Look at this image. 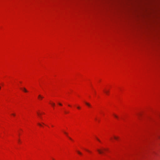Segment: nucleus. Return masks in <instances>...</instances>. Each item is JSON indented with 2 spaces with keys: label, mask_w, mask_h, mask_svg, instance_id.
Segmentation results:
<instances>
[{
  "label": "nucleus",
  "mask_w": 160,
  "mask_h": 160,
  "mask_svg": "<svg viewBox=\"0 0 160 160\" xmlns=\"http://www.w3.org/2000/svg\"><path fill=\"white\" fill-rule=\"evenodd\" d=\"M106 149H103L102 150H101L100 149H98L97 151L100 154H102L103 153V150H105Z\"/></svg>",
  "instance_id": "f257e3e1"
},
{
  "label": "nucleus",
  "mask_w": 160,
  "mask_h": 160,
  "mask_svg": "<svg viewBox=\"0 0 160 160\" xmlns=\"http://www.w3.org/2000/svg\"><path fill=\"white\" fill-rule=\"evenodd\" d=\"M43 98V97L41 95H39L38 96V98L40 100H41Z\"/></svg>",
  "instance_id": "f03ea898"
},
{
  "label": "nucleus",
  "mask_w": 160,
  "mask_h": 160,
  "mask_svg": "<svg viewBox=\"0 0 160 160\" xmlns=\"http://www.w3.org/2000/svg\"><path fill=\"white\" fill-rule=\"evenodd\" d=\"M23 91L25 92H27L28 91L26 90V89L25 88H23L22 89Z\"/></svg>",
  "instance_id": "7ed1b4c3"
},
{
  "label": "nucleus",
  "mask_w": 160,
  "mask_h": 160,
  "mask_svg": "<svg viewBox=\"0 0 160 160\" xmlns=\"http://www.w3.org/2000/svg\"><path fill=\"white\" fill-rule=\"evenodd\" d=\"M85 104H86V105H87L88 107H91L90 104L89 103H88L87 102H85Z\"/></svg>",
  "instance_id": "20e7f679"
},
{
  "label": "nucleus",
  "mask_w": 160,
  "mask_h": 160,
  "mask_svg": "<svg viewBox=\"0 0 160 160\" xmlns=\"http://www.w3.org/2000/svg\"><path fill=\"white\" fill-rule=\"evenodd\" d=\"M107 94H108L109 91H108L105 90L104 91Z\"/></svg>",
  "instance_id": "39448f33"
},
{
  "label": "nucleus",
  "mask_w": 160,
  "mask_h": 160,
  "mask_svg": "<svg viewBox=\"0 0 160 160\" xmlns=\"http://www.w3.org/2000/svg\"><path fill=\"white\" fill-rule=\"evenodd\" d=\"M113 138L115 139H116V140H117L118 138V137H117L115 136H114Z\"/></svg>",
  "instance_id": "423d86ee"
},
{
  "label": "nucleus",
  "mask_w": 160,
  "mask_h": 160,
  "mask_svg": "<svg viewBox=\"0 0 160 160\" xmlns=\"http://www.w3.org/2000/svg\"><path fill=\"white\" fill-rule=\"evenodd\" d=\"M51 104L52 106H54L55 105V103H51Z\"/></svg>",
  "instance_id": "0eeeda50"
},
{
  "label": "nucleus",
  "mask_w": 160,
  "mask_h": 160,
  "mask_svg": "<svg viewBox=\"0 0 160 160\" xmlns=\"http://www.w3.org/2000/svg\"><path fill=\"white\" fill-rule=\"evenodd\" d=\"M114 117H115L116 118H118V116H117L115 114H114Z\"/></svg>",
  "instance_id": "6e6552de"
},
{
  "label": "nucleus",
  "mask_w": 160,
  "mask_h": 160,
  "mask_svg": "<svg viewBox=\"0 0 160 160\" xmlns=\"http://www.w3.org/2000/svg\"><path fill=\"white\" fill-rule=\"evenodd\" d=\"M78 153L79 154H80V155H81V154H82V153H81V152H80L79 151H78Z\"/></svg>",
  "instance_id": "1a4fd4ad"
},
{
  "label": "nucleus",
  "mask_w": 160,
  "mask_h": 160,
  "mask_svg": "<svg viewBox=\"0 0 160 160\" xmlns=\"http://www.w3.org/2000/svg\"><path fill=\"white\" fill-rule=\"evenodd\" d=\"M38 125H39L40 126H42V125H41V124H40V123H38Z\"/></svg>",
  "instance_id": "9d476101"
},
{
  "label": "nucleus",
  "mask_w": 160,
  "mask_h": 160,
  "mask_svg": "<svg viewBox=\"0 0 160 160\" xmlns=\"http://www.w3.org/2000/svg\"><path fill=\"white\" fill-rule=\"evenodd\" d=\"M37 114H38V116H41V114H40L39 113H38V112H37Z\"/></svg>",
  "instance_id": "9b49d317"
},
{
  "label": "nucleus",
  "mask_w": 160,
  "mask_h": 160,
  "mask_svg": "<svg viewBox=\"0 0 160 160\" xmlns=\"http://www.w3.org/2000/svg\"><path fill=\"white\" fill-rule=\"evenodd\" d=\"M64 133L66 134L68 136V134L66 132H64Z\"/></svg>",
  "instance_id": "f8f14e48"
},
{
  "label": "nucleus",
  "mask_w": 160,
  "mask_h": 160,
  "mask_svg": "<svg viewBox=\"0 0 160 160\" xmlns=\"http://www.w3.org/2000/svg\"><path fill=\"white\" fill-rule=\"evenodd\" d=\"M58 104L60 106H62V104L61 103H58Z\"/></svg>",
  "instance_id": "ddd939ff"
},
{
  "label": "nucleus",
  "mask_w": 160,
  "mask_h": 160,
  "mask_svg": "<svg viewBox=\"0 0 160 160\" xmlns=\"http://www.w3.org/2000/svg\"><path fill=\"white\" fill-rule=\"evenodd\" d=\"M97 140L98 141H99V142H100V141L98 139V138H97Z\"/></svg>",
  "instance_id": "4468645a"
},
{
  "label": "nucleus",
  "mask_w": 160,
  "mask_h": 160,
  "mask_svg": "<svg viewBox=\"0 0 160 160\" xmlns=\"http://www.w3.org/2000/svg\"><path fill=\"white\" fill-rule=\"evenodd\" d=\"M77 108L78 109H80V107H77Z\"/></svg>",
  "instance_id": "2eb2a0df"
},
{
  "label": "nucleus",
  "mask_w": 160,
  "mask_h": 160,
  "mask_svg": "<svg viewBox=\"0 0 160 160\" xmlns=\"http://www.w3.org/2000/svg\"><path fill=\"white\" fill-rule=\"evenodd\" d=\"M68 138H69V139H70V140H72V138H70V137H68Z\"/></svg>",
  "instance_id": "dca6fc26"
},
{
  "label": "nucleus",
  "mask_w": 160,
  "mask_h": 160,
  "mask_svg": "<svg viewBox=\"0 0 160 160\" xmlns=\"http://www.w3.org/2000/svg\"><path fill=\"white\" fill-rule=\"evenodd\" d=\"M12 115L13 116H15V114H12Z\"/></svg>",
  "instance_id": "f3484780"
},
{
  "label": "nucleus",
  "mask_w": 160,
  "mask_h": 160,
  "mask_svg": "<svg viewBox=\"0 0 160 160\" xmlns=\"http://www.w3.org/2000/svg\"><path fill=\"white\" fill-rule=\"evenodd\" d=\"M110 139H111V140H112V141H113H113L112 140V138H110Z\"/></svg>",
  "instance_id": "a211bd4d"
},
{
  "label": "nucleus",
  "mask_w": 160,
  "mask_h": 160,
  "mask_svg": "<svg viewBox=\"0 0 160 160\" xmlns=\"http://www.w3.org/2000/svg\"><path fill=\"white\" fill-rule=\"evenodd\" d=\"M87 150V151H88V152H90V151H89V150Z\"/></svg>",
  "instance_id": "6ab92c4d"
},
{
  "label": "nucleus",
  "mask_w": 160,
  "mask_h": 160,
  "mask_svg": "<svg viewBox=\"0 0 160 160\" xmlns=\"http://www.w3.org/2000/svg\"><path fill=\"white\" fill-rule=\"evenodd\" d=\"M65 112V113H68L67 112Z\"/></svg>",
  "instance_id": "aec40b11"
},
{
  "label": "nucleus",
  "mask_w": 160,
  "mask_h": 160,
  "mask_svg": "<svg viewBox=\"0 0 160 160\" xmlns=\"http://www.w3.org/2000/svg\"><path fill=\"white\" fill-rule=\"evenodd\" d=\"M1 87H0V89H1Z\"/></svg>",
  "instance_id": "412c9836"
}]
</instances>
